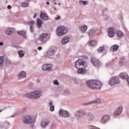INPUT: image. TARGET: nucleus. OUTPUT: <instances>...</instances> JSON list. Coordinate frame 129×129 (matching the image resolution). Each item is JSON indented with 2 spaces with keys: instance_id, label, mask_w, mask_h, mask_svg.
<instances>
[{
  "instance_id": "f257e3e1",
  "label": "nucleus",
  "mask_w": 129,
  "mask_h": 129,
  "mask_svg": "<svg viewBox=\"0 0 129 129\" xmlns=\"http://www.w3.org/2000/svg\"><path fill=\"white\" fill-rule=\"evenodd\" d=\"M76 68H77V73L79 74H85V61L82 59H79L75 63Z\"/></svg>"
},
{
  "instance_id": "f03ea898",
  "label": "nucleus",
  "mask_w": 129,
  "mask_h": 129,
  "mask_svg": "<svg viewBox=\"0 0 129 129\" xmlns=\"http://www.w3.org/2000/svg\"><path fill=\"white\" fill-rule=\"evenodd\" d=\"M87 85L91 89H100L102 86V83L99 81L91 80L87 81Z\"/></svg>"
},
{
  "instance_id": "7ed1b4c3",
  "label": "nucleus",
  "mask_w": 129,
  "mask_h": 129,
  "mask_svg": "<svg viewBox=\"0 0 129 129\" xmlns=\"http://www.w3.org/2000/svg\"><path fill=\"white\" fill-rule=\"evenodd\" d=\"M43 92L42 91L40 90H35L30 92L25 95V97H28V98H34V99H39L42 95Z\"/></svg>"
},
{
  "instance_id": "20e7f679",
  "label": "nucleus",
  "mask_w": 129,
  "mask_h": 129,
  "mask_svg": "<svg viewBox=\"0 0 129 129\" xmlns=\"http://www.w3.org/2000/svg\"><path fill=\"white\" fill-rule=\"evenodd\" d=\"M68 33V28L64 26H58L55 30V34L57 37H62Z\"/></svg>"
},
{
  "instance_id": "39448f33",
  "label": "nucleus",
  "mask_w": 129,
  "mask_h": 129,
  "mask_svg": "<svg viewBox=\"0 0 129 129\" xmlns=\"http://www.w3.org/2000/svg\"><path fill=\"white\" fill-rule=\"evenodd\" d=\"M119 78L118 77H113L111 78L108 82V84L110 86L115 85V84H118L120 83Z\"/></svg>"
},
{
  "instance_id": "423d86ee",
  "label": "nucleus",
  "mask_w": 129,
  "mask_h": 129,
  "mask_svg": "<svg viewBox=\"0 0 129 129\" xmlns=\"http://www.w3.org/2000/svg\"><path fill=\"white\" fill-rule=\"evenodd\" d=\"M23 121L25 123H34L35 120L32 118V117L29 115H26L23 117Z\"/></svg>"
},
{
  "instance_id": "0eeeda50",
  "label": "nucleus",
  "mask_w": 129,
  "mask_h": 129,
  "mask_svg": "<svg viewBox=\"0 0 129 129\" xmlns=\"http://www.w3.org/2000/svg\"><path fill=\"white\" fill-rule=\"evenodd\" d=\"M50 39L49 35L47 33H43L39 36V39L42 43H46Z\"/></svg>"
},
{
  "instance_id": "6e6552de",
  "label": "nucleus",
  "mask_w": 129,
  "mask_h": 129,
  "mask_svg": "<svg viewBox=\"0 0 129 129\" xmlns=\"http://www.w3.org/2000/svg\"><path fill=\"white\" fill-rule=\"evenodd\" d=\"M56 51H57V47L53 46L47 51L45 56H46V57H51V56H53V55L55 54Z\"/></svg>"
},
{
  "instance_id": "1a4fd4ad",
  "label": "nucleus",
  "mask_w": 129,
  "mask_h": 129,
  "mask_svg": "<svg viewBox=\"0 0 129 129\" xmlns=\"http://www.w3.org/2000/svg\"><path fill=\"white\" fill-rule=\"evenodd\" d=\"M15 31L16 29L14 28L8 27L5 30L4 33L8 36H12Z\"/></svg>"
},
{
  "instance_id": "9d476101",
  "label": "nucleus",
  "mask_w": 129,
  "mask_h": 129,
  "mask_svg": "<svg viewBox=\"0 0 129 129\" xmlns=\"http://www.w3.org/2000/svg\"><path fill=\"white\" fill-rule=\"evenodd\" d=\"M123 108V107L122 106V105H119L114 111V115L115 116L120 115V114L122 112Z\"/></svg>"
},
{
  "instance_id": "9b49d317",
  "label": "nucleus",
  "mask_w": 129,
  "mask_h": 129,
  "mask_svg": "<svg viewBox=\"0 0 129 129\" xmlns=\"http://www.w3.org/2000/svg\"><path fill=\"white\" fill-rule=\"evenodd\" d=\"M59 116L62 117H69L70 116V113L67 110H60L59 111Z\"/></svg>"
},
{
  "instance_id": "f8f14e48",
  "label": "nucleus",
  "mask_w": 129,
  "mask_h": 129,
  "mask_svg": "<svg viewBox=\"0 0 129 129\" xmlns=\"http://www.w3.org/2000/svg\"><path fill=\"white\" fill-rule=\"evenodd\" d=\"M70 38L71 37L69 35L64 36L60 41L61 44H62V45H66V44H68L70 41Z\"/></svg>"
},
{
  "instance_id": "ddd939ff",
  "label": "nucleus",
  "mask_w": 129,
  "mask_h": 129,
  "mask_svg": "<svg viewBox=\"0 0 129 129\" xmlns=\"http://www.w3.org/2000/svg\"><path fill=\"white\" fill-rule=\"evenodd\" d=\"M92 63L93 64L94 66H95V67H99L101 63H100V61H99V60L97 59L95 57H93L91 59Z\"/></svg>"
},
{
  "instance_id": "4468645a",
  "label": "nucleus",
  "mask_w": 129,
  "mask_h": 129,
  "mask_svg": "<svg viewBox=\"0 0 129 129\" xmlns=\"http://www.w3.org/2000/svg\"><path fill=\"white\" fill-rule=\"evenodd\" d=\"M110 119L109 115H104L101 118V122L102 123H106Z\"/></svg>"
},
{
  "instance_id": "2eb2a0df",
  "label": "nucleus",
  "mask_w": 129,
  "mask_h": 129,
  "mask_svg": "<svg viewBox=\"0 0 129 129\" xmlns=\"http://www.w3.org/2000/svg\"><path fill=\"white\" fill-rule=\"evenodd\" d=\"M42 70L43 71H51L52 70V65L50 64H46L42 66Z\"/></svg>"
},
{
  "instance_id": "dca6fc26",
  "label": "nucleus",
  "mask_w": 129,
  "mask_h": 129,
  "mask_svg": "<svg viewBox=\"0 0 129 129\" xmlns=\"http://www.w3.org/2000/svg\"><path fill=\"white\" fill-rule=\"evenodd\" d=\"M49 123H50V121L48 120H42L40 122V126L42 128H45V127L48 126Z\"/></svg>"
},
{
  "instance_id": "f3484780",
  "label": "nucleus",
  "mask_w": 129,
  "mask_h": 129,
  "mask_svg": "<svg viewBox=\"0 0 129 129\" xmlns=\"http://www.w3.org/2000/svg\"><path fill=\"white\" fill-rule=\"evenodd\" d=\"M88 29V26L87 25H81L79 26V30L81 33H85Z\"/></svg>"
},
{
  "instance_id": "a211bd4d",
  "label": "nucleus",
  "mask_w": 129,
  "mask_h": 129,
  "mask_svg": "<svg viewBox=\"0 0 129 129\" xmlns=\"http://www.w3.org/2000/svg\"><path fill=\"white\" fill-rule=\"evenodd\" d=\"M108 36L111 38L114 37V28L110 27L108 29Z\"/></svg>"
},
{
  "instance_id": "6ab92c4d",
  "label": "nucleus",
  "mask_w": 129,
  "mask_h": 129,
  "mask_svg": "<svg viewBox=\"0 0 129 129\" xmlns=\"http://www.w3.org/2000/svg\"><path fill=\"white\" fill-rule=\"evenodd\" d=\"M119 77L122 79H127L128 78V75L125 72H122L119 74Z\"/></svg>"
},
{
  "instance_id": "aec40b11",
  "label": "nucleus",
  "mask_w": 129,
  "mask_h": 129,
  "mask_svg": "<svg viewBox=\"0 0 129 129\" xmlns=\"http://www.w3.org/2000/svg\"><path fill=\"white\" fill-rule=\"evenodd\" d=\"M27 76V73H26V72L25 71H22L20 73H19L18 75V77L20 79H22L23 78H26Z\"/></svg>"
},
{
  "instance_id": "412c9836",
  "label": "nucleus",
  "mask_w": 129,
  "mask_h": 129,
  "mask_svg": "<svg viewBox=\"0 0 129 129\" xmlns=\"http://www.w3.org/2000/svg\"><path fill=\"white\" fill-rule=\"evenodd\" d=\"M85 111L83 110H80L79 111H78L76 114V116L77 117H80V116H81V115H82V114H83L84 113H85Z\"/></svg>"
},
{
  "instance_id": "4be33fe9",
  "label": "nucleus",
  "mask_w": 129,
  "mask_h": 129,
  "mask_svg": "<svg viewBox=\"0 0 129 129\" xmlns=\"http://www.w3.org/2000/svg\"><path fill=\"white\" fill-rule=\"evenodd\" d=\"M40 18L43 20V21H47V20H48V16L43 12H41L40 14Z\"/></svg>"
},
{
  "instance_id": "5701e85b",
  "label": "nucleus",
  "mask_w": 129,
  "mask_h": 129,
  "mask_svg": "<svg viewBox=\"0 0 129 129\" xmlns=\"http://www.w3.org/2000/svg\"><path fill=\"white\" fill-rule=\"evenodd\" d=\"M37 24L38 27L41 28H42V25H43V21H42V20H41L40 19H37Z\"/></svg>"
},
{
  "instance_id": "b1692460",
  "label": "nucleus",
  "mask_w": 129,
  "mask_h": 129,
  "mask_svg": "<svg viewBox=\"0 0 129 129\" xmlns=\"http://www.w3.org/2000/svg\"><path fill=\"white\" fill-rule=\"evenodd\" d=\"M18 34L21 36H23L24 38H27L26 32L25 31H18Z\"/></svg>"
},
{
  "instance_id": "393cba45",
  "label": "nucleus",
  "mask_w": 129,
  "mask_h": 129,
  "mask_svg": "<svg viewBox=\"0 0 129 129\" xmlns=\"http://www.w3.org/2000/svg\"><path fill=\"white\" fill-rule=\"evenodd\" d=\"M88 118L90 120H94V119H95V117L94 116V115H93L91 113H90L88 114Z\"/></svg>"
},
{
  "instance_id": "a878e982",
  "label": "nucleus",
  "mask_w": 129,
  "mask_h": 129,
  "mask_svg": "<svg viewBox=\"0 0 129 129\" xmlns=\"http://www.w3.org/2000/svg\"><path fill=\"white\" fill-rule=\"evenodd\" d=\"M117 49H118V45H114L111 47L110 50L112 52H115L117 51Z\"/></svg>"
},
{
  "instance_id": "bb28decb",
  "label": "nucleus",
  "mask_w": 129,
  "mask_h": 129,
  "mask_svg": "<svg viewBox=\"0 0 129 129\" xmlns=\"http://www.w3.org/2000/svg\"><path fill=\"white\" fill-rule=\"evenodd\" d=\"M101 102V100L100 99H97L95 101H92L89 102V104H95V103H100Z\"/></svg>"
},
{
  "instance_id": "cd10ccee",
  "label": "nucleus",
  "mask_w": 129,
  "mask_h": 129,
  "mask_svg": "<svg viewBox=\"0 0 129 129\" xmlns=\"http://www.w3.org/2000/svg\"><path fill=\"white\" fill-rule=\"evenodd\" d=\"M90 46H92V47H94V46H96V44H97V41L96 40H91L89 42Z\"/></svg>"
},
{
  "instance_id": "c85d7f7f",
  "label": "nucleus",
  "mask_w": 129,
  "mask_h": 129,
  "mask_svg": "<svg viewBox=\"0 0 129 129\" xmlns=\"http://www.w3.org/2000/svg\"><path fill=\"white\" fill-rule=\"evenodd\" d=\"M49 105L50 106V108H49L50 111H54L55 107L53 105V102H52L51 101L49 102Z\"/></svg>"
},
{
  "instance_id": "c756f323",
  "label": "nucleus",
  "mask_w": 129,
  "mask_h": 129,
  "mask_svg": "<svg viewBox=\"0 0 129 129\" xmlns=\"http://www.w3.org/2000/svg\"><path fill=\"white\" fill-rule=\"evenodd\" d=\"M116 34L118 38H123V37H124V34H123V33H122V32L120 31L117 32Z\"/></svg>"
},
{
  "instance_id": "7c9ffc66",
  "label": "nucleus",
  "mask_w": 129,
  "mask_h": 129,
  "mask_svg": "<svg viewBox=\"0 0 129 129\" xmlns=\"http://www.w3.org/2000/svg\"><path fill=\"white\" fill-rule=\"evenodd\" d=\"M4 60H5V56H0V68L1 67H3V65H4Z\"/></svg>"
},
{
  "instance_id": "2f4dec72",
  "label": "nucleus",
  "mask_w": 129,
  "mask_h": 129,
  "mask_svg": "<svg viewBox=\"0 0 129 129\" xmlns=\"http://www.w3.org/2000/svg\"><path fill=\"white\" fill-rule=\"evenodd\" d=\"M18 54L20 57V58H23L24 56H25V53L22 50H19L18 52Z\"/></svg>"
},
{
  "instance_id": "473e14b6",
  "label": "nucleus",
  "mask_w": 129,
  "mask_h": 129,
  "mask_svg": "<svg viewBox=\"0 0 129 129\" xmlns=\"http://www.w3.org/2000/svg\"><path fill=\"white\" fill-rule=\"evenodd\" d=\"M29 5V3L22 2L21 3V7H22V8H28Z\"/></svg>"
},
{
  "instance_id": "72a5a7b5",
  "label": "nucleus",
  "mask_w": 129,
  "mask_h": 129,
  "mask_svg": "<svg viewBox=\"0 0 129 129\" xmlns=\"http://www.w3.org/2000/svg\"><path fill=\"white\" fill-rule=\"evenodd\" d=\"M104 51V47L100 46L97 49L98 53H102Z\"/></svg>"
},
{
  "instance_id": "f704fd0d",
  "label": "nucleus",
  "mask_w": 129,
  "mask_h": 129,
  "mask_svg": "<svg viewBox=\"0 0 129 129\" xmlns=\"http://www.w3.org/2000/svg\"><path fill=\"white\" fill-rule=\"evenodd\" d=\"M35 21L31 20L30 22H25V25H30L31 27H33V25H35Z\"/></svg>"
},
{
  "instance_id": "c9c22d12",
  "label": "nucleus",
  "mask_w": 129,
  "mask_h": 129,
  "mask_svg": "<svg viewBox=\"0 0 129 129\" xmlns=\"http://www.w3.org/2000/svg\"><path fill=\"white\" fill-rule=\"evenodd\" d=\"M95 34V31L94 30H91L89 31L88 35L90 37H91L92 35H94Z\"/></svg>"
},
{
  "instance_id": "e433bc0d",
  "label": "nucleus",
  "mask_w": 129,
  "mask_h": 129,
  "mask_svg": "<svg viewBox=\"0 0 129 129\" xmlns=\"http://www.w3.org/2000/svg\"><path fill=\"white\" fill-rule=\"evenodd\" d=\"M80 3L81 5H83V6H86V5L88 4V2L82 0L80 1Z\"/></svg>"
},
{
  "instance_id": "4c0bfd02",
  "label": "nucleus",
  "mask_w": 129,
  "mask_h": 129,
  "mask_svg": "<svg viewBox=\"0 0 129 129\" xmlns=\"http://www.w3.org/2000/svg\"><path fill=\"white\" fill-rule=\"evenodd\" d=\"M53 84H54V85H59V82L58 80H55L53 81Z\"/></svg>"
},
{
  "instance_id": "58836bf2",
  "label": "nucleus",
  "mask_w": 129,
  "mask_h": 129,
  "mask_svg": "<svg viewBox=\"0 0 129 129\" xmlns=\"http://www.w3.org/2000/svg\"><path fill=\"white\" fill-rule=\"evenodd\" d=\"M61 19V17H60L59 16H56L55 17V20L58 21L59 20H60Z\"/></svg>"
},
{
  "instance_id": "ea45409f",
  "label": "nucleus",
  "mask_w": 129,
  "mask_h": 129,
  "mask_svg": "<svg viewBox=\"0 0 129 129\" xmlns=\"http://www.w3.org/2000/svg\"><path fill=\"white\" fill-rule=\"evenodd\" d=\"M89 128H90V129H96V127L95 126H93V125H90L89 126Z\"/></svg>"
},
{
  "instance_id": "a19ab883",
  "label": "nucleus",
  "mask_w": 129,
  "mask_h": 129,
  "mask_svg": "<svg viewBox=\"0 0 129 129\" xmlns=\"http://www.w3.org/2000/svg\"><path fill=\"white\" fill-rule=\"evenodd\" d=\"M19 115V113H16V114H14V115H13L12 116V117H15L17 116V115Z\"/></svg>"
},
{
  "instance_id": "79ce46f5",
  "label": "nucleus",
  "mask_w": 129,
  "mask_h": 129,
  "mask_svg": "<svg viewBox=\"0 0 129 129\" xmlns=\"http://www.w3.org/2000/svg\"><path fill=\"white\" fill-rule=\"evenodd\" d=\"M30 31L31 32H33V26L30 27Z\"/></svg>"
},
{
  "instance_id": "37998d69",
  "label": "nucleus",
  "mask_w": 129,
  "mask_h": 129,
  "mask_svg": "<svg viewBox=\"0 0 129 129\" xmlns=\"http://www.w3.org/2000/svg\"><path fill=\"white\" fill-rule=\"evenodd\" d=\"M127 83L128 85L129 86V77L127 78Z\"/></svg>"
},
{
  "instance_id": "c03bdc74",
  "label": "nucleus",
  "mask_w": 129,
  "mask_h": 129,
  "mask_svg": "<svg viewBox=\"0 0 129 129\" xmlns=\"http://www.w3.org/2000/svg\"><path fill=\"white\" fill-rule=\"evenodd\" d=\"M8 8L9 9V10H11V9H12V6H11V5H9L8 6Z\"/></svg>"
},
{
  "instance_id": "a18cd8bd",
  "label": "nucleus",
  "mask_w": 129,
  "mask_h": 129,
  "mask_svg": "<svg viewBox=\"0 0 129 129\" xmlns=\"http://www.w3.org/2000/svg\"><path fill=\"white\" fill-rule=\"evenodd\" d=\"M38 50H39V51H41V50H42V47L41 46L38 47Z\"/></svg>"
},
{
  "instance_id": "49530a36",
  "label": "nucleus",
  "mask_w": 129,
  "mask_h": 129,
  "mask_svg": "<svg viewBox=\"0 0 129 129\" xmlns=\"http://www.w3.org/2000/svg\"><path fill=\"white\" fill-rule=\"evenodd\" d=\"M4 45V42H0V46H3Z\"/></svg>"
},
{
  "instance_id": "de8ad7c7",
  "label": "nucleus",
  "mask_w": 129,
  "mask_h": 129,
  "mask_svg": "<svg viewBox=\"0 0 129 129\" xmlns=\"http://www.w3.org/2000/svg\"><path fill=\"white\" fill-rule=\"evenodd\" d=\"M68 92V90H64V93H67Z\"/></svg>"
},
{
  "instance_id": "09e8293b",
  "label": "nucleus",
  "mask_w": 129,
  "mask_h": 129,
  "mask_svg": "<svg viewBox=\"0 0 129 129\" xmlns=\"http://www.w3.org/2000/svg\"><path fill=\"white\" fill-rule=\"evenodd\" d=\"M37 17V14H35L34 16H33V18H35Z\"/></svg>"
},
{
  "instance_id": "8fccbe9b",
  "label": "nucleus",
  "mask_w": 129,
  "mask_h": 129,
  "mask_svg": "<svg viewBox=\"0 0 129 129\" xmlns=\"http://www.w3.org/2000/svg\"><path fill=\"white\" fill-rule=\"evenodd\" d=\"M46 4H47V5H49L50 4V3H49V2H47L46 3Z\"/></svg>"
},
{
  "instance_id": "3c124183",
  "label": "nucleus",
  "mask_w": 129,
  "mask_h": 129,
  "mask_svg": "<svg viewBox=\"0 0 129 129\" xmlns=\"http://www.w3.org/2000/svg\"><path fill=\"white\" fill-rule=\"evenodd\" d=\"M58 6H61V3H58Z\"/></svg>"
},
{
  "instance_id": "603ef678",
  "label": "nucleus",
  "mask_w": 129,
  "mask_h": 129,
  "mask_svg": "<svg viewBox=\"0 0 129 129\" xmlns=\"http://www.w3.org/2000/svg\"><path fill=\"white\" fill-rule=\"evenodd\" d=\"M55 11H57V9L56 8H54Z\"/></svg>"
},
{
  "instance_id": "864d4df0",
  "label": "nucleus",
  "mask_w": 129,
  "mask_h": 129,
  "mask_svg": "<svg viewBox=\"0 0 129 129\" xmlns=\"http://www.w3.org/2000/svg\"><path fill=\"white\" fill-rule=\"evenodd\" d=\"M54 5H56V3H54Z\"/></svg>"
},
{
  "instance_id": "5fc2aeb1",
  "label": "nucleus",
  "mask_w": 129,
  "mask_h": 129,
  "mask_svg": "<svg viewBox=\"0 0 129 129\" xmlns=\"http://www.w3.org/2000/svg\"><path fill=\"white\" fill-rule=\"evenodd\" d=\"M0 112H2V110H0Z\"/></svg>"
}]
</instances>
